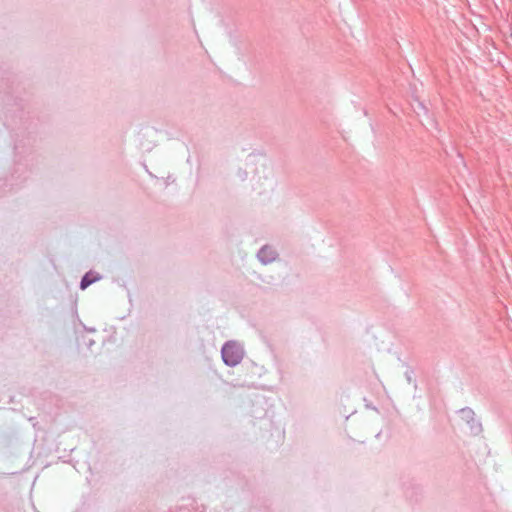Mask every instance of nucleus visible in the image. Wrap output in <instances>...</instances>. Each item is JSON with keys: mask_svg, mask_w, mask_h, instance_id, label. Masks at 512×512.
I'll return each mask as SVG.
<instances>
[{"mask_svg": "<svg viewBox=\"0 0 512 512\" xmlns=\"http://www.w3.org/2000/svg\"><path fill=\"white\" fill-rule=\"evenodd\" d=\"M221 357L225 365L235 367L241 363L244 350L236 341L230 340L222 346Z\"/></svg>", "mask_w": 512, "mask_h": 512, "instance_id": "f257e3e1", "label": "nucleus"}, {"mask_svg": "<svg viewBox=\"0 0 512 512\" xmlns=\"http://www.w3.org/2000/svg\"><path fill=\"white\" fill-rule=\"evenodd\" d=\"M459 414L461 419L469 425L470 431L473 435H478L482 432V424L475 418V412L471 408H462L459 410Z\"/></svg>", "mask_w": 512, "mask_h": 512, "instance_id": "f03ea898", "label": "nucleus"}, {"mask_svg": "<svg viewBox=\"0 0 512 512\" xmlns=\"http://www.w3.org/2000/svg\"><path fill=\"white\" fill-rule=\"evenodd\" d=\"M278 254L277 252L270 246L264 245L259 249L257 252V258L262 264H269L272 263L276 258Z\"/></svg>", "mask_w": 512, "mask_h": 512, "instance_id": "7ed1b4c3", "label": "nucleus"}, {"mask_svg": "<svg viewBox=\"0 0 512 512\" xmlns=\"http://www.w3.org/2000/svg\"><path fill=\"white\" fill-rule=\"evenodd\" d=\"M101 277L97 274V273H94L92 271H89L87 272L81 279L80 281V289L81 290H85L86 288H88L91 284L95 283L96 281H98Z\"/></svg>", "mask_w": 512, "mask_h": 512, "instance_id": "20e7f679", "label": "nucleus"}, {"mask_svg": "<svg viewBox=\"0 0 512 512\" xmlns=\"http://www.w3.org/2000/svg\"><path fill=\"white\" fill-rule=\"evenodd\" d=\"M414 110L418 115H420V111H422L424 114H427L428 112L426 106L422 102H418L417 107H415Z\"/></svg>", "mask_w": 512, "mask_h": 512, "instance_id": "39448f33", "label": "nucleus"}]
</instances>
